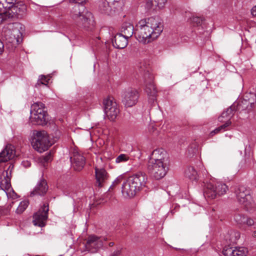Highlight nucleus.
I'll return each mask as SVG.
<instances>
[{
	"label": "nucleus",
	"instance_id": "3c124183",
	"mask_svg": "<svg viewBox=\"0 0 256 256\" xmlns=\"http://www.w3.org/2000/svg\"><path fill=\"white\" fill-rule=\"evenodd\" d=\"M251 13L252 16H256V5L252 8Z\"/></svg>",
	"mask_w": 256,
	"mask_h": 256
},
{
	"label": "nucleus",
	"instance_id": "37998d69",
	"mask_svg": "<svg viewBox=\"0 0 256 256\" xmlns=\"http://www.w3.org/2000/svg\"><path fill=\"white\" fill-rule=\"evenodd\" d=\"M232 122L230 121V120H226V122L224 121V124L220 126V128H222L223 132H224L228 130L227 128L230 126Z\"/></svg>",
	"mask_w": 256,
	"mask_h": 256
},
{
	"label": "nucleus",
	"instance_id": "9b49d317",
	"mask_svg": "<svg viewBox=\"0 0 256 256\" xmlns=\"http://www.w3.org/2000/svg\"><path fill=\"white\" fill-rule=\"evenodd\" d=\"M48 204H44L33 216V224L36 226H44L48 216Z\"/></svg>",
	"mask_w": 256,
	"mask_h": 256
},
{
	"label": "nucleus",
	"instance_id": "8fccbe9b",
	"mask_svg": "<svg viewBox=\"0 0 256 256\" xmlns=\"http://www.w3.org/2000/svg\"><path fill=\"white\" fill-rule=\"evenodd\" d=\"M120 254V250L114 251L110 256H119Z\"/></svg>",
	"mask_w": 256,
	"mask_h": 256
},
{
	"label": "nucleus",
	"instance_id": "aec40b11",
	"mask_svg": "<svg viewBox=\"0 0 256 256\" xmlns=\"http://www.w3.org/2000/svg\"><path fill=\"white\" fill-rule=\"evenodd\" d=\"M137 66L138 69L140 77L143 79L146 78L147 77V74L152 75L150 73V64L146 60H143L138 62L137 64Z\"/></svg>",
	"mask_w": 256,
	"mask_h": 256
},
{
	"label": "nucleus",
	"instance_id": "393cba45",
	"mask_svg": "<svg viewBox=\"0 0 256 256\" xmlns=\"http://www.w3.org/2000/svg\"><path fill=\"white\" fill-rule=\"evenodd\" d=\"M240 238V233L235 230H230L225 236L226 240L230 243H236Z\"/></svg>",
	"mask_w": 256,
	"mask_h": 256
},
{
	"label": "nucleus",
	"instance_id": "4468645a",
	"mask_svg": "<svg viewBox=\"0 0 256 256\" xmlns=\"http://www.w3.org/2000/svg\"><path fill=\"white\" fill-rule=\"evenodd\" d=\"M70 162L75 170L80 171L82 169L86 163L85 158L77 152H73L70 158Z\"/></svg>",
	"mask_w": 256,
	"mask_h": 256
},
{
	"label": "nucleus",
	"instance_id": "39448f33",
	"mask_svg": "<svg viewBox=\"0 0 256 256\" xmlns=\"http://www.w3.org/2000/svg\"><path fill=\"white\" fill-rule=\"evenodd\" d=\"M34 138L32 142L33 148L40 152L48 149L51 146L47 132L44 130H34Z\"/></svg>",
	"mask_w": 256,
	"mask_h": 256
},
{
	"label": "nucleus",
	"instance_id": "6ab92c4d",
	"mask_svg": "<svg viewBox=\"0 0 256 256\" xmlns=\"http://www.w3.org/2000/svg\"><path fill=\"white\" fill-rule=\"evenodd\" d=\"M95 174L96 178V184L98 187H102V184L108 178V174L104 168H95Z\"/></svg>",
	"mask_w": 256,
	"mask_h": 256
},
{
	"label": "nucleus",
	"instance_id": "bb28decb",
	"mask_svg": "<svg viewBox=\"0 0 256 256\" xmlns=\"http://www.w3.org/2000/svg\"><path fill=\"white\" fill-rule=\"evenodd\" d=\"M99 8L102 12L110 15L112 14L114 8L112 7L110 3L106 0L102 1L99 6Z\"/></svg>",
	"mask_w": 256,
	"mask_h": 256
},
{
	"label": "nucleus",
	"instance_id": "a18cd8bd",
	"mask_svg": "<svg viewBox=\"0 0 256 256\" xmlns=\"http://www.w3.org/2000/svg\"><path fill=\"white\" fill-rule=\"evenodd\" d=\"M221 132H223V130H222V128H221L220 126L218 127L217 128H216V129H214V130H212L210 132V134L212 136H213L216 134H218Z\"/></svg>",
	"mask_w": 256,
	"mask_h": 256
},
{
	"label": "nucleus",
	"instance_id": "4c0bfd02",
	"mask_svg": "<svg viewBox=\"0 0 256 256\" xmlns=\"http://www.w3.org/2000/svg\"><path fill=\"white\" fill-rule=\"evenodd\" d=\"M129 156L125 154H120L116 159V163L124 162L128 160Z\"/></svg>",
	"mask_w": 256,
	"mask_h": 256
},
{
	"label": "nucleus",
	"instance_id": "49530a36",
	"mask_svg": "<svg viewBox=\"0 0 256 256\" xmlns=\"http://www.w3.org/2000/svg\"><path fill=\"white\" fill-rule=\"evenodd\" d=\"M245 224L248 226H252L254 224V221L252 219L246 217V221Z\"/></svg>",
	"mask_w": 256,
	"mask_h": 256
},
{
	"label": "nucleus",
	"instance_id": "9d476101",
	"mask_svg": "<svg viewBox=\"0 0 256 256\" xmlns=\"http://www.w3.org/2000/svg\"><path fill=\"white\" fill-rule=\"evenodd\" d=\"M146 78L143 79L146 86L145 90L148 97V102L151 105H154L156 102L157 91L154 84L153 75H148Z\"/></svg>",
	"mask_w": 256,
	"mask_h": 256
},
{
	"label": "nucleus",
	"instance_id": "473e14b6",
	"mask_svg": "<svg viewBox=\"0 0 256 256\" xmlns=\"http://www.w3.org/2000/svg\"><path fill=\"white\" fill-rule=\"evenodd\" d=\"M190 22L194 26H201L203 22V18L200 16H192L190 18Z\"/></svg>",
	"mask_w": 256,
	"mask_h": 256
},
{
	"label": "nucleus",
	"instance_id": "c9c22d12",
	"mask_svg": "<svg viewBox=\"0 0 256 256\" xmlns=\"http://www.w3.org/2000/svg\"><path fill=\"white\" fill-rule=\"evenodd\" d=\"M41 162L45 163L50 162L52 160V156L50 152H48L45 156H42L40 158Z\"/></svg>",
	"mask_w": 256,
	"mask_h": 256
},
{
	"label": "nucleus",
	"instance_id": "ea45409f",
	"mask_svg": "<svg viewBox=\"0 0 256 256\" xmlns=\"http://www.w3.org/2000/svg\"><path fill=\"white\" fill-rule=\"evenodd\" d=\"M234 248L226 246L223 249L222 254L225 256H230V252Z\"/></svg>",
	"mask_w": 256,
	"mask_h": 256
},
{
	"label": "nucleus",
	"instance_id": "2eb2a0df",
	"mask_svg": "<svg viewBox=\"0 0 256 256\" xmlns=\"http://www.w3.org/2000/svg\"><path fill=\"white\" fill-rule=\"evenodd\" d=\"M167 154L165 150L162 149H156L152 152L149 160L156 162H161L167 163Z\"/></svg>",
	"mask_w": 256,
	"mask_h": 256
},
{
	"label": "nucleus",
	"instance_id": "7c9ffc66",
	"mask_svg": "<svg viewBox=\"0 0 256 256\" xmlns=\"http://www.w3.org/2000/svg\"><path fill=\"white\" fill-rule=\"evenodd\" d=\"M103 104L104 106V110H106L107 108L110 109L111 108H112L114 106H118L114 98L111 96H108L106 98L104 99L103 102Z\"/></svg>",
	"mask_w": 256,
	"mask_h": 256
},
{
	"label": "nucleus",
	"instance_id": "a878e982",
	"mask_svg": "<svg viewBox=\"0 0 256 256\" xmlns=\"http://www.w3.org/2000/svg\"><path fill=\"white\" fill-rule=\"evenodd\" d=\"M6 176L4 178H0V187L5 192L8 190H12L10 178L8 177V172H6Z\"/></svg>",
	"mask_w": 256,
	"mask_h": 256
},
{
	"label": "nucleus",
	"instance_id": "f257e3e1",
	"mask_svg": "<svg viewBox=\"0 0 256 256\" xmlns=\"http://www.w3.org/2000/svg\"><path fill=\"white\" fill-rule=\"evenodd\" d=\"M163 30L162 20L158 17L142 19L136 25L134 35L142 44H148L156 38Z\"/></svg>",
	"mask_w": 256,
	"mask_h": 256
},
{
	"label": "nucleus",
	"instance_id": "423d86ee",
	"mask_svg": "<svg viewBox=\"0 0 256 256\" xmlns=\"http://www.w3.org/2000/svg\"><path fill=\"white\" fill-rule=\"evenodd\" d=\"M147 168L149 174L156 180H160L164 178L168 171L167 163L158 162L148 160Z\"/></svg>",
	"mask_w": 256,
	"mask_h": 256
},
{
	"label": "nucleus",
	"instance_id": "7ed1b4c3",
	"mask_svg": "<svg viewBox=\"0 0 256 256\" xmlns=\"http://www.w3.org/2000/svg\"><path fill=\"white\" fill-rule=\"evenodd\" d=\"M147 181V176L144 172H139L130 176L122 185V192L124 196L132 198L146 186Z\"/></svg>",
	"mask_w": 256,
	"mask_h": 256
},
{
	"label": "nucleus",
	"instance_id": "72a5a7b5",
	"mask_svg": "<svg viewBox=\"0 0 256 256\" xmlns=\"http://www.w3.org/2000/svg\"><path fill=\"white\" fill-rule=\"evenodd\" d=\"M49 79H47V77L44 75H40L38 80L36 83L35 86L38 88L41 84L46 86L48 82Z\"/></svg>",
	"mask_w": 256,
	"mask_h": 256
},
{
	"label": "nucleus",
	"instance_id": "09e8293b",
	"mask_svg": "<svg viewBox=\"0 0 256 256\" xmlns=\"http://www.w3.org/2000/svg\"><path fill=\"white\" fill-rule=\"evenodd\" d=\"M10 207H11L10 204L6 208V210L3 212V214H8L10 212Z\"/></svg>",
	"mask_w": 256,
	"mask_h": 256
},
{
	"label": "nucleus",
	"instance_id": "5fc2aeb1",
	"mask_svg": "<svg viewBox=\"0 0 256 256\" xmlns=\"http://www.w3.org/2000/svg\"><path fill=\"white\" fill-rule=\"evenodd\" d=\"M114 245V242H110V243L108 244V246H110V247H111V246H112Z\"/></svg>",
	"mask_w": 256,
	"mask_h": 256
},
{
	"label": "nucleus",
	"instance_id": "1a4fd4ad",
	"mask_svg": "<svg viewBox=\"0 0 256 256\" xmlns=\"http://www.w3.org/2000/svg\"><path fill=\"white\" fill-rule=\"evenodd\" d=\"M234 192L238 202L245 206H248L250 204L252 196L249 190L244 186H236Z\"/></svg>",
	"mask_w": 256,
	"mask_h": 256
},
{
	"label": "nucleus",
	"instance_id": "603ef678",
	"mask_svg": "<svg viewBox=\"0 0 256 256\" xmlns=\"http://www.w3.org/2000/svg\"><path fill=\"white\" fill-rule=\"evenodd\" d=\"M252 236L253 238H256V230H254L252 232Z\"/></svg>",
	"mask_w": 256,
	"mask_h": 256
},
{
	"label": "nucleus",
	"instance_id": "5701e85b",
	"mask_svg": "<svg viewBox=\"0 0 256 256\" xmlns=\"http://www.w3.org/2000/svg\"><path fill=\"white\" fill-rule=\"evenodd\" d=\"M236 110L234 106H231L226 110L222 112L220 116L218 118V120L221 122H224L225 119L226 120H230V118L233 116L234 112Z\"/></svg>",
	"mask_w": 256,
	"mask_h": 256
},
{
	"label": "nucleus",
	"instance_id": "c756f323",
	"mask_svg": "<svg viewBox=\"0 0 256 256\" xmlns=\"http://www.w3.org/2000/svg\"><path fill=\"white\" fill-rule=\"evenodd\" d=\"M185 176L190 180H194L198 178V172L193 166H190L185 170Z\"/></svg>",
	"mask_w": 256,
	"mask_h": 256
},
{
	"label": "nucleus",
	"instance_id": "864d4df0",
	"mask_svg": "<svg viewBox=\"0 0 256 256\" xmlns=\"http://www.w3.org/2000/svg\"><path fill=\"white\" fill-rule=\"evenodd\" d=\"M234 248H233V249L232 250V252H230V256H233V255H234Z\"/></svg>",
	"mask_w": 256,
	"mask_h": 256
},
{
	"label": "nucleus",
	"instance_id": "412c9836",
	"mask_svg": "<svg viewBox=\"0 0 256 256\" xmlns=\"http://www.w3.org/2000/svg\"><path fill=\"white\" fill-rule=\"evenodd\" d=\"M18 32L17 29H12L8 27L2 30V35L8 42H13L17 38L16 33Z\"/></svg>",
	"mask_w": 256,
	"mask_h": 256
},
{
	"label": "nucleus",
	"instance_id": "f704fd0d",
	"mask_svg": "<svg viewBox=\"0 0 256 256\" xmlns=\"http://www.w3.org/2000/svg\"><path fill=\"white\" fill-rule=\"evenodd\" d=\"M28 204V201L24 200L20 202L18 208L16 210V212L20 214L26 209Z\"/></svg>",
	"mask_w": 256,
	"mask_h": 256
},
{
	"label": "nucleus",
	"instance_id": "dca6fc26",
	"mask_svg": "<svg viewBox=\"0 0 256 256\" xmlns=\"http://www.w3.org/2000/svg\"><path fill=\"white\" fill-rule=\"evenodd\" d=\"M14 154V146L11 144L7 145L0 153V162H6L12 159Z\"/></svg>",
	"mask_w": 256,
	"mask_h": 256
},
{
	"label": "nucleus",
	"instance_id": "79ce46f5",
	"mask_svg": "<svg viewBox=\"0 0 256 256\" xmlns=\"http://www.w3.org/2000/svg\"><path fill=\"white\" fill-rule=\"evenodd\" d=\"M8 198H12V199H15L17 197L16 194L12 188V190H8L6 192Z\"/></svg>",
	"mask_w": 256,
	"mask_h": 256
},
{
	"label": "nucleus",
	"instance_id": "a211bd4d",
	"mask_svg": "<svg viewBox=\"0 0 256 256\" xmlns=\"http://www.w3.org/2000/svg\"><path fill=\"white\" fill-rule=\"evenodd\" d=\"M48 186L46 180L42 179L35 186L34 190L31 192L30 196L38 194L40 196H44L47 192Z\"/></svg>",
	"mask_w": 256,
	"mask_h": 256
},
{
	"label": "nucleus",
	"instance_id": "58836bf2",
	"mask_svg": "<svg viewBox=\"0 0 256 256\" xmlns=\"http://www.w3.org/2000/svg\"><path fill=\"white\" fill-rule=\"evenodd\" d=\"M234 255L233 256H246L244 250L242 248H234Z\"/></svg>",
	"mask_w": 256,
	"mask_h": 256
},
{
	"label": "nucleus",
	"instance_id": "2f4dec72",
	"mask_svg": "<svg viewBox=\"0 0 256 256\" xmlns=\"http://www.w3.org/2000/svg\"><path fill=\"white\" fill-rule=\"evenodd\" d=\"M234 220L240 227H242L246 224V217L242 214L236 213L234 215Z\"/></svg>",
	"mask_w": 256,
	"mask_h": 256
},
{
	"label": "nucleus",
	"instance_id": "de8ad7c7",
	"mask_svg": "<svg viewBox=\"0 0 256 256\" xmlns=\"http://www.w3.org/2000/svg\"><path fill=\"white\" fill-rule=\"evenodd\" d=\"M16 0H6V2L7 4H9L10 6H12L15 4H16Z\"/></svg>",
	"mask_w": 256,
	"mask_h": 256
},
{
	"label": "nucleus",
	"instance_id": "b1692460",
	"mask_svg": "<svg viewBox=\"0 0 256 256\" xmlns=\"http://www.w3.org/2000/svg\"><path fill=\"white\" fill-rule=\"evenodd\" d=\"M167 0H148L146 6L150 8L160 10L164 8Z\"/></svg>",
	"mask_w": 256,
	"mask_h": 256
},
{
	"label": "nucleus",
	"instance_id": "c85d7f7f",
	"mask_svg": "<svg viewBox=\"0 0 256 256\" xmlns=\"http://www.w3.org/2000/svg\"><path fill=\"white\" fill-rule=\"evenodd\" d=\"M110 3L114 12L121 10L124 5V0H106Z\"/></svg>",
	"mask_w": 256,
	"mask_h": 256
},
{
	"label": "nucleus",
	"instance_id": "ddd939ff",
	"mask_svg": "<svg viewBox=\"0 0 256 256\" xmlns=\"http://www.w3.org/2000/svg\"><path fill=\"white\" fill-rule=\"evenodd\" d=\"M6 7L8 8L6 14H8L10 18H21L26 10V6L22 2H17L14 5L6 6Z\"/></svg>",
	"mask_w": 256,
	"mask_h": 256
},
{
	"label": "nucleus",
	"instance_id": "20e7f679",
	"mask_svg": "<svg viewBox=\"0 0 256 256\" xmlns=\"http://www.w3.org/2000/svg\"><path fill=\"white\" fill-rule=\"evenodd\" d=\"M44 108V104L41 102H36L32 105L30 120L32 124H46L48 116Z\"/></svg>",
	"mask_w": 256,
	"mask_h": 256
},
{
	"label": "nucleus",
	"instance_id": "c03bdc74",
	"mask_svg": "<svg viewBox=\"0 0 256 256\" xmlns=\"http://www.w3.org/2000/svg\"><path fill=\"white\" fill-rule=\"evenodd\" d=\"M7 11L4 12L0 14V24L6 19L9 18L8 14H6Z\"/></svg>",
	"mask_w": 256,
	"mask_h": 256
},
{
	"label": "nucleus",
	"instance_id": "a19ab883",
	"mask_svg": "<svg viewBox=\"0 0 256 256\" xmlns=\"http://www.w3.org/2000/svg\"><path fill=\"white\" fill-rule=\"evenodd\" d=\"M248 103V105L246 107V108L248 110H250V109L252 108V106L254 104V102H248L246 100H244L242 102V104H238V108H240V107L242 106V104H246V105Z\"/></svg>",
	"mask_w": 256,
	"mask_h": 256
},
{
	"label": "nucleus",
	"instance_id": "f3484780",
	"mask_svg": "<svg viewBox=\"0 0 256 256\" xmlns=\"http://www.w3.org/2000/svg\"><path fill=\"white\" fill-rule=\"evenodd\" d=\"M128 38L122 34H118L114 36L112 40L113 46L117 48H124L128 44Z\"/></svg>",
	"mask_w": 256,
	"mask_h": 256
},
{
	"label": "nucleus",
	"instance_id": "6e6552de",
	"mask_svg": "<svg viewBox=\"0 0 256 256\" xmlns=\"http://www.w3.org/2000/svg\"><path fill=\"white\" fill-rule=\"evenodd\" d=\"M107 238L98 237L95 235H90L86 238L85 244L86 250L92 253L96 252L103 245V240H106Z\"/></svg>",
	"mask_w": 256,
	"mask_h": 256
},
{
	"label": "nucleus",
	"instance_id": "0eeeda50",
	"mask_svg": "<svg viewBox=\"0 0 256 256\" xmlns=\"http://www.w3.org/2000/svg\"><path fill=\"white\" fill-rule=\"evenodd\" d=\"M228 190V187L225 184L217 182L214 185L210 183L207 184L204 195L206 196L214 199L217 196H222L225 194Z\"/></svg>",
	"mask_w": 256,
	"mask_h": 256
},
{
	"label": "nucleus",
	"instance_id": "f8f14e48",
	"mask_svg": "<svg viewBox=\"0 0 256 256\" xmlns=\"http://www.w3.org/2000/svg\"><path fill=\"white\" fill-rule=\"evenodd\" d=\"M122 102L126 107H131L135 105L138 100V92L134 88H128L124 91L122 95Z\"/></svg>",
	"mask_w": 256,
	"mask_h": 256
},
{
	"label": "nucleus",
	"instance_id": "e433bc0d",
	"mask_svg": "<svg viewBox=\"0 0 256 256\" xmlns=\"http://www.w3.org/2000/svg\"><path fill=\"white\" fill-rule=\"evenodd\" d=\"M123 181L124 182L126 181L124 178V176L122 175L118 176L112 182V184L111 185L110 188L113 189L116 186L119 184Z\"/></svg>",
	"mask_w": 256,
	"mask_h": 256
},
{
	"label": "nucleus",
	"instance_id": "f03ea898",
	"mask_svg": "<svg viewBox=\"0 0 256 256\" xmlns=\"http://www.w3.org/2000/svg\"><path fill=\"white\" fill-rule=\"evenodd\" d=\"M76 4L70 10V16L80 27L86 30H91L94 26L92 14L88 11L83 3L86 0H69Z\"/></svg>",
	"mask_w": 256,
	"mask_h": 256
},
{
	"label": "nucleus",
	"instance_id": "4be33fe9",
	"mask_svg": "<svg viewBox=\"0 0 256 256\" xmlns=\"http://www.w3.org/2000/svg\"><path fill=\"white\" fill-rule=\"evenodd\" d=\"M120 32V34L130 38L134 33V26L130 22H125L122 25Z\"/></svg>",
	"mask_w": 256,
	"mask_h": 256
},
{
	"label": "nucleus",
	"instance_id": "cd10ccee",
	"mask_svg": "<svg viewBox=\"0 0 256 256\" xmlns=\"http://www.w3.org/2000/svg\"><path fill=\"white\" fill-rule=\"evenodd\" d=\"M104 111L108 118L112 121L114 120L116 118L120 112L118 106H114L112 108H111L110 109L107 108L106 110Z\"/></svg>",
	"mask_w": 256,
	"mask_h": 256
}]
</instances>
